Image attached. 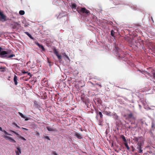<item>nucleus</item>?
I'll return each instance as SVG.
<instances>
[{"mask_svg": "<svg viewBox=\"0 0 155 155\" xmlns=\"http://www.w3.org/2000/svg\"><path fill=\"white\" fill-rule=\"evenodd\" d=\"M0 131H3V130H2V127H0Z\"/></svg>", "mask_w": 155, "mask_h": 155, "instance_id": "e433bc0d", "label": "nucleus"}, {"mask_svg": "<svg viewBox=\"0 0 155 155\" xmlns=\"http://www.w3.org/2000/svg\"><path fill=\"white\" fill-rule=\"evenodd\" d=\"M121 138H122L123 141L125 143L127 142V140H126L125 137L124 136L121 135L120 136Z\"/></svg>", "mask_w": 155, "mask_h": 155, "instance_id": "a211bd4d", "label": "nucleus"}, {"mask_svg": "<svg viewBox=\"0 0 155 155\" xmlns=\"http://www.w3.org/2000/svg\"><path fill=\"white\" fill-rule=\"evenodd\" d=\"M53 155H58L56 152L55 151H53Z\"/></svg>", "mask_w": 155, "mask_h": 155, "instance_id": "a878e982", "label": "nucleus"}, {"mask_svg": "<svg viewBox=\"0 0 155 155\" xmlns=\"http://www.w3.org/2000/svg\"><path fill=\"white\" fill-rule=\"evenodd\" d=\"M3 49L0 47V57L2 58H10L15 57L14 52L11 50L8 49L7 51H2Z\"/></svg>", "mask_w": 155, "mask_h": 155, "instance_id": "f257e3e1", "label": "nucleus"}, {"mask_svg": "<svg viewBox=\"0 0 155 155\" xmlns=\"http://www.w3.org/2000/svg\"><path fill=\"white\" fill-rule=\"evenodd\" d=\"M104 114L108 116H110L111 112L110 111H107L105 110L103 112Z\"/></svg>", "mask_w": 155, "mask_h": 155, "instance_id": "f8f14e48", "label": "nucleus"}, {"mask_svg": "<svg viewBox=\"0 0 155 155\" xmlns=\"http://www.w3.org/2000/svg\"><path fill=\"white\" fill-rule=\"evenodd\" d=\"M25 33L31 39L34 40V38L31 36V35L29 34L28 32H25Z\"/></svg>", "mask_w": 155, "mask_h": 155, "instance_id": "dca6fc26", "label": "nucleus"}, {"mask_svg": "<svg viewBox=\"0 0 155 155\" xmlns=\"http://www.w3.org/2000/svg\"><path fill=\"white\" fill-rule=\"evenodd\" d=\"M47 130L49 131H54L55 129L51 127H47Z\"/></svg>", "mask_w": 155, "mask_h": 155, "instance_id": "ddd939ff", "label": "nucleus"}, {"mask_svg": "<svg viewBox=\"0 0 155 155\" xmlns=\"http://www.w3.org/2000/svg\"><path fill=\"white\" fill-rule=\"evenodd\" d=\"M124 144L125 146L126 147V148L127 149V150H129L130 149V147L128 146V145L127 142L125 143Z\"/></svg>", "mask_w": 155, "mask_h": 155, "instance_id": "aec40b11", "label": "nucleus"}, {"mask_svg": "<svg viewBox=\"0 0 155 155\" xmlns=\"http://www.w3.org/2000/svg\"><path fill=\"white\" fill-rule=\"evenodd\" d=\"M8 19L7 17L3 13V11L0 10V21L2 22H4L7 21Z\"/></svg>", "mask_w": 155, "mask_h": 155, "instance_id": "f03ea898", "label": "nucleus"}, {"mask_svg": "<svg viewBox=\"0 0 155 155\" xmlns=\"http://www.w3.org/2000/svg\"><path fill=\"white\" fill-rule=\"evenodd\" d=\"M36 135L37 136H39L40 135V134L38 132H37Z\"/></svg>", "mask_w": 155, "mask_h": 155, "instance_id": "f704fd0d", "label": "nucleus"}, {"mask_svg": "<svg viewBox=\"0 0 155 155\" xmlns=\"http://www.w3.org/2000/svg\"><path fill=\"white\" fill-rule=\"evenodd\" d=\"M77 6V5L75 3H72L71 5V7L73 9H76V8Z\"/></svg>", "mask_w": 155, "mask_h": 155, "instance_id": "2eb2a0df", "label": "nucleus"}, {"mask_svg": "<svg viewBox=\"0 0 155 155\" xmlns=\"http://www.w3.org/2000/svg\"><path fill=\"white\" fill-rule=\"evenodd\" d=\"M74 135L79 139H81L82 138V137L81 134L76 132H75Z\"/></svg>", "mask_w": 155, "mask_h": 155, "instance_id": "1a4fd4ad", "label": "nucleus"}, {"mask_svg": "<svg viewBox=\"0 0 155 155\" xmlns=\"http://www.w3.org/2000/svg\"><path fill=\"white\" fill-rule=\"evenodd\" d=\"M115 32H114V31L112 30L111 31V35L113 37H115Z\"/></svg>", "mask_w": 155, "mask_h": 155, "instance_id": "412c9836", "label": "nucleus"}, {"mask_svg": "<svg viewBox=\"0 0 155 155\" xmlns=\"http://www.w3.org/2000/svg\"><path fill=\"white\" fill-rule=\"evenodd\" d=\"M10 132L15 133V134L18 136V137L21 139L23 140L24 141H25L26 140V139L25 138L20 135L18 133L12 130H10Z\"/></svg>", "mask_w": 155, "mask_h": 155, "instance_id": "39448f33", "label": "nucleus"}, {"mask_svg": "<svg viewBox=\"0 0 155 155\" xmlns=\"http://www.w3.org/2000/svg\"><path fill=\"white\" fill-rule=\"evenodd\" d=\"M4 138L7 140H9L11 142L13 143H16V141L12 137L10 136H5Z\"/></svg>", "mask_w": 155, "mask_h": 155, "instance_id": "423d86ee", "label": "nucleus"}, {"mask_svg": "<svg viewBox=\"0 0 155 155\" xmlns=\"http://www.w3.org/2000/svg\"><path fill=\"white\" fill-rule=\"evenodd\" d=\"M35 44L39 47L40 48L42 49V51H45V48L42 45L40 44L38 42H35Z\"/></svg>", "mask_w": 155, "mask_h": 155, "instance_id": "6e6552de", "label": "nucleus"}, {"mask_svg": "<svg viewBox=\"0 0 155 155\" xmlns=\"http://www.w3.org/2000/svg\"><path fill=\"white\" fill-rule=\"evenodd\" d=\"M4 133V134H5V135H12L11 134H9L8 133H7L6 131H5V130H3L2 131Z\"/></svg>", "mask_w": 155, "mask_h": 155, "instance_id": "b1692460", "label": "nucleus"}, {"mask_svg": "<svg viewBox=\"0 0 155 155\" xmlns=\"http://www.w3.org/2000/svg\"><path fill=\"white\" fill-rule=\"evenodd\" d=\"M54 52L55 54L59 60H60L61 58V56L59 54L58 51H57L56 49H54Z\"/></svg>", "mask_w": 155, "mask_h": 155, "instance_id": "0eeeda50", "label": "nucleus"}, {"mask_svg": "<svg viewBox=\"0 0 155 155\" xmlns=\"http://www.w3.org/2000/svg\"><path fill=\"white\" fill-rule=\"evenodd\" d=\"M0 63H1V62H0Z\"/></svg>", "mask_w": 155, "mask_h": 155, "instance_id": "ea45409f", "label": "nucleus"}, {"mask_svg": "<svg viewBox=\"0 0 155 155\" xmlns=\"http://www.w3.org/2000/svg\"><path fill=\"white\" fill-rule=\"evenodd\" d=\"M48 62L49 63H51V62L50 61H49V60L48 61Z\"/></svg>", "mask_w": 155, "mask_h": 155, "instance_id": "58836bf2", "label": "nucleus"}, {"mask_svg": "<svg viewBox=\"0 0 155 155\" xmlns=\"http://www.w3.org/2000/svg\"><path fill=\"white\" fill-rule=\"evenodd\" d=\"M97 85H98L100 87H102V86L101 84H98V83H96V84Z\"/></svg>", "mask_w": 155, "mask_h": 155, "instance_id": "2f4dec72", "label": "nucleus"}, {"mask_svg": "<svg viewBox=\"0 0 155 155\" xmlns=\"http://www.w3.org/2000/svg\"><path fill=\"white\" fill-rule=\"evenodd\" d=\"M76 10L80 13H85L87 14L89 13V11L84 8L78 7L76 9Z\"/></svg>", "mask_w": 155, "mask_h": 155, "instance_id": "7ed1b4c3", "label": "nucleus"}, {"mask_svg": "<svg viewBox=\"0 0 155 155\" xmlns=\"http://www.w3.org/2000/svg\"><path fill=\"white\" fill-rule=\"evenodd\" d=\"M45 138L46 139H47L48 140H50V139L49 138V137L48 136H46L45 137Z\"/></svg>", "mask_w": 155, "mask_h": 155, "instance_id": "393cba45", "label": "nucleus"}, {"mask_svg": "<svg viewBox=\"0 0 155 155\" xmlns=\"http://www.w3.org/2000/svg\"><path fill=\"white\" fill-rule=\"evenodd\" d=\"M22 129H23L25 130H28L26 128H23V127H22Z\"/></svg>", "mask_w": 155, "mask_h": 155, "instance_id": "72a5a7b5", "label": "nucleus"}, {"mask_svg": "<svg viewBox=\"0 0 155 155\" xmlns=\"http://www.w3.org/2000/svg\"><path fill=\"white\" fill-rule=\"evenodd\" d=\"M22 74H25L27 73L28 72H26V71H25L24 70H23L22 71Z\"/></svg>", "mask_w": 155, "mask_h": 155, "instance_id": "bb28decb", "label": "nucleus"}, {"mask_svg": "<svg viewBox=\"0 0 155 155\" xmlns=\"http://www.w3.org/2000/svg\"><path fill=\"white\" fill-rule=\"evenodd\" d=\"M15 125L16 126V127H18V128H20V127L18 126L17 124H16Z\"/></svg>", "mask_w": 155, "mask_h": 155, "instance_id": "c9c22d12", "label": "nucleus"}, {"mask_svg": "<svg viewBox=\"0 0 155 155\" xmlns=\"http://www.w3.org/2000/svg\"><path fill=\"white\" fill-rule=\"evenodd\" d=\"M25 12L23 10H21L19 12V13L20 15H23L25 14Z\"/></svg>", "mask_w": 155, "mask_h": 155, "instance_id": "4be33fe9", "label": "nucleus"}, {"mask_svg": "<svg viewBox=\"0 0 155 155\" xmlns=\"http://www.w3.org/2000/svg\"><path fill=\"white\" fill-rule=\"evenodd\" d=\"M28 75L30 76L31 77V73L30 72H28L27 73Z\"/></svg>", "mask_w": 155, "mask_h": 155, "instance_id": "7c9ffc66", "label": "nucleus"}, {"mask_svg": "<svg viewBox=\"0 0 155 155\" xmlns=\"http://www.w3.org/2000/svg\"><path fill=\"white\" fill-rule=\"evenodd\" d=\"M131 147L132 149V151L134 152V150H135V149L134 148V147L133 146H132Z\"/></svg>", "mask_w": 155, "mask_h": 155, "instance_id": "c756f323", "label": "nucleus"}, {"mask_svg": "<svg viewBox=\"0 0 155 155\" xmlns=\"http://www.w3.org/2000/svg\"><path fill=\"white\" fill-rule=\"evenodd\" d=\"M127 117L129 118H133V114L132 113H130L127 115Z\"/></svg>", "mask_w": 155, "mask_h": 155, "instance_id": "f3484780", "label": "nucleus"}, {"mask_svg": "<svg viewBox=\"0 0 155 155\" xmlns=\"http://www.w3.org/2000/svg\"><path fill=\"white\" fill-rule=\"evenodd\" d=\"M135 140L137 142H138V139L137 137H135Z\"/></svg>", "mask_w": 155, "mask_h": 155, "instance_id": "473e14b6", "label": "nucleus"}, {"mask_svg": "<svg viewBox=\"0 0 155 155\" xmlns=\"http://www.w3.org/2000/svg\"><path fill=\"white\" fill-rule=\"evenodd\" d=\"M18 114L19 115L23 118L25 119V120H29L28 118H25V117L21 113L19 112Z\"/></svg>", "mask_w": 155, "mask_h": 155, "instance_id": "4468645a", "label": "nucleus"}, {"mask_svg": "<svg viewBox=\"0 0 155 155\" xmlns=\"http://www.w3.org/2000/svg\"><path fill=\"white\" fill-rule=\"evenodd\" d=\"M17 80V77L16 75H15L14 77V81L15 83V84L16 85L18 84Z\"/></svg>", "mask_w": 155, "mask_h": 155, "instance_id": "9b49d317", "label": "nucleus"}, {"mask_svg": "<svg viewBox=\"0 0 155 155\" xmlns=\"http://www.w3.org/2000/svg\"><path fill=\"white\" fill-rule=\"evenodd\" d=\"M15 25L17 26V25H18V23H15V26H14L13 27V28H16L15 27Z\"/></svg>", "mask_w": 155, "mask_h": 155, "instance_id": "c85d7f7f", "label": "nucleus"}, {"mask_svg": "<svg viewBox=\"0 0 155 155\" xmlns=\"http://www.w3.org/2000/svg\"><path fill=\"white\" fill-rule=\"evenodd\" d=\"M153 77L155 78V73H153Z\"/></svg>", "mask_w": 155, "mask_h": 155, "instance_id": "4c0bfd02", "label": "nucleus"}, {"mask_svg": "<svg viewBox=\"0 0 155 155\" xmlns=\"http://www.w3.org/2000/svg\"><path fill=\"white\" fill-rule=\"evenodd\" d=\"M137 148L138 149V152L139 153H142L143 150H142V144L141 142H138L137 144Z\"/></svg>", "mask_w": 155, "mask_h": 155, "instance_id": "20e7f679", "label": "nucleus"}, {"mask_svg": "<svg viewBox=\"0 0 155 155\" xmlns=\"http://www.w3.org/2000/svg\"><path fill=\"white\" fill-rule=\"evenodd\" d=\"M5 67H0V71L4 72L5 71Z\"/></svg>", "mask_w": 155, "mask_h": 155, "instance_id": "6ab92c4d", "label": "nucleus"}, {"mask_svg": "<svg viewBox=\"0 0 155 155\" xmlns=\"http://www.w3.org/2000/svg\"><path fill=\"white\" fill-rule=\"evenodd\" d=\"M98 114L99 115L100 117L101 118H102L103 117V115H102V113L101 112L99 111V112Z\"/></svg>", "mask_w": 155, "mask_h": 155, "instance_id": "5701e85b", "label": "nucleus"}, {"mask_svg": "<svg viewBox=\"0 0 155 155\" xmlns=\"http://www.w3.org/2000/svg\"><path fill=\"white\" fill-rule=\"evenodd\" d=\"M64 54H64V57H65L66 58H67V59H69V58L68 57V56L67 55H66L65 53H64Z\"/></svg>", "mask_w": 155, "mask_h": 155, "instance_id": "cd10ccee", "label": "nucleus"}, {"mask_svg": "<svg viewBox=\"0 0 155 155\" xmlns=\"http://www.w3.org/2000/svg\"><path fill=\"white\" fill-rule=\"evenodd\" d=\"M15 153L17 155H19L21 153V149L20 147H17V150H15Z\"/></svg>", "mask_w": 155, "mask_h": 155, "instance_id": "9d476101", "label": "nucleus"}]
</instances>
